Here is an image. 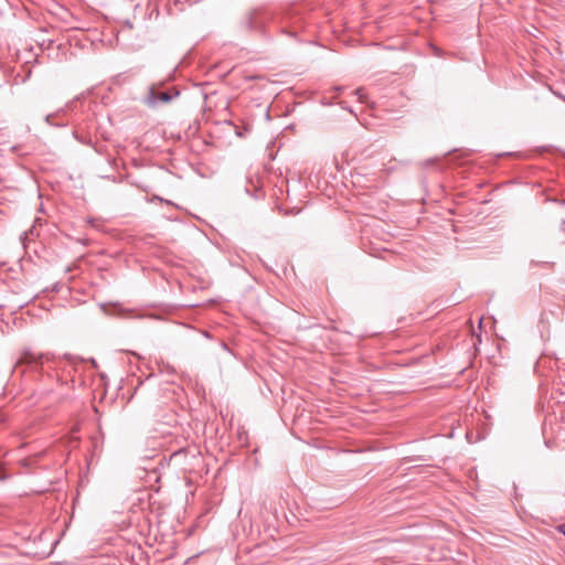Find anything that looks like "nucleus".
<instances>
[{"mask_svg":"<svg viewBox=\"0 0 565 565\" xmlns=\"http://www.w3.org/2000/svg\"><path fill=\"white\" fill-rule=\"evenodd\" d=\"M78 100H79V97H76V98H74L73 100H71V102L66 103V104H65V106L63 107V108H65V114H66L67 111H72V110H74V109H75V107H76V105H77V103H78Z\"/></svg>","mask_w":565,"mask_h":565,"instance_id":"obj_6","label":"nucleus"},{"mask_svg":"<svg viewBox=\"0 0 565 565\" xmlns=\"http://www.w3.org/2000/svg\"><path fill=\"white\" fill-rule=\"evenodd\" d=\"M65 115V108H60L54 113L47 114L44 118L45 122L49 126L53 127H66L68 121L63 119Z\"/></svg>","mask_w":565,"mask_h":565,"instance_id":"obj_5","label":"nucleus"},{"mask_svg":"<svg viewBox=\"0 0 565 565\" xmlns=\"http://www.w3.org/2000/svg\"><path fill=\"white\" fill-rule=\"evenodd\" d=\"M62 360H66L71 365H75L76 363L82 362V359L72 354H64L61 358L50 353H38L31 350H24L18 359L17 365L25 364L34 371H40L43 370V366L49 363L57 366Z\"/></svg>","mask_w":565,"mask_h":565,"instance_id":"obj_1","label":"nucleus"},{"mask_svg":"<svg viewBox=\"0 0 565 565\" xmlns=\"http://www.w3.org/2000/svg\"><path fill=\"white\" fill-rule=\"evenodd\" d=\"M270 19L269 14L262 10H253L248 12L244 20L243 25L246 30H262L266 23Z\"/></svg>","mask_w":565,"mask_h":565,"instance_id":"obj_4","label":"nucleus"},{"mask_svg":"<svg viewBox=\"0 0 565 565\" xmlns=\"http://www.w3.org/2000/svg\"><path fill=\"white\" fill-rule=\"evenodd\" d=\"M540 264H541L540 262L531 260L530 266L533 267V266H537Z\"/></svg>","mask_w":565,"mask_h":565,"instance_id":"obj_11","label":"nucleus"},{"mask_svg":"<svg viewBox=\"0 0 565 565\" xmlns=\"http://www.w3.org/2000/svg\"><path fill=\"white\" fill-rule=\"evenodd\" d=\"M435 161V159L426 160V164L429 166Z\"/></svg>","mask_w":565,"mask_h":565,"instance_id":"obj_13","label":"nucleus"},{"mask_svg":"<svg viewBox=\"0 0 565 565\" xmlns=\"http://www.w3.org/2000/svg\"><path fill=\"white\" fill-rule=\"evenodd\" d=\"M180 95V90L177 87L169 88L168 90L158 93L157 84H151L148 87V93L143 98V104L150 108L157 107L161 104H169Z\"/></svg>","mask_w":565,"mask_h":565,"instance_id":"obj_3","label":"nucleus"},{"mask_svg":"<svg viewBox=\"0 0 565 565\" xmlns=\"http://www.w3.org/2000/svg\"><path fill=\"white\" fill-rule=\"evenodd\" d=\"M559 531L565 535V524L559 525Z\"/></svg>","mask_w":565,"mask_h":565,"instance_id":"obj_12","label":"nucleus"},{"mask_svg":"<svg viewBox=\"0 0 565 565\" xmlns=\"http://www.w3.org/2000/svg\"><path fill=\"white\" fill-rule=\"evenodd\" d=\"M151 201H160V202H166L168 204H171L170 201L168 200H163L162 198L158 196V195H153V198L151 199Z\"/></svg>","mask_w":565,"mask_h":565,"instance_id":"obj_10","label":"nucleus"},{"mask_svg":"<svg viewBox=\"0 0 565 565\" xmlns=\"http://www.w3.org/2000/svg\"><path fill=\"white\" fill-rule=\"evenodd\" d=\"M561 230L565 232V221L562 222Z\"/></svg>","mask_w":565,"mask_h":565,"instance_id":"obj_14","label":"nucleus"},{"mask_svg":"<svg viewBox=\"0 0 565 565\" xmlns=\"http://www.w3.org/2000/svg\"><path fill=\"white\" fill-rule=\"evenodd\" d=\"M38 225H42V218H40V217L34 220V224H33V226L31 228V234H34V231H35Z\"/></svg>","mask_w":565,"mask_h":565,"instance_id":"obj_9","label":"nucleus"},{"mask_svg":"<svg viewBox=\"0 0 565 565\" xmlns=\"http://www.w3.org/2000/svg\"><path fill=\"white\" fill-rule=\"evenodd\" d=\"M277 22L280 28V32L290 38L298 40L300 31L305 28L303 18L298 13H286L281 14Z\"/></svg>","mask_w":565,"mask_h":565,"instance_id":"obj_2","label":"nucleus"},{"mask_svg":"<svg viewBox=\"0 0 565 565\" xmlns=\"http://www.w3.org/2000/svg\"><path fill=\"white\" fill-rule=\"evenodd\" d=\"M434 52L436 55H439V50L437 47H434Z\"/></svg>","mask_w":565,"mask_h":565,"instance_id":"obj_15","label":"nucleus"},{"mask_svg":"<svg viewBox=\"0 0 565 565\" xmlns=\"http://www.w3.org/2000/svg\"><path fill=\"white\" fill-rule=\"evenodd\" d=\"M161 372H167L169 374H174V369L170 366L169 364L162 363Z\"/></svg>","mask_w":565,"mask_h":565,"instance_id":"obj_7","label":"nucleus"},{"mask_svg":"<svg viewBox=\"0 0 565 565\" xmlns=\"http://www.w3.org/2000/svg\"><path fill=\"white\" fill-rule=\"evenodd\" d=\"M354 94L358 96L360 102H362V103L364 102V89L363 88L355 89Z\"/></svg>","mask_w":565,"mask_h":565,"instance_id":"obj_8","label":"nucleus"},{"mask_svg":"<svg viewBox=\"0 0 565 565\" xmlns=\"http://www.w3.org/2000/svg\"><path fill=\"white\" fill-rule=\"evenodd\" d=\"M7 477L4 475H0V480H4Z\"/></svg>","mask_w":565,"mask_h":565,"instance_id":"obj_16","label":"nucleus"}]
</instances>
